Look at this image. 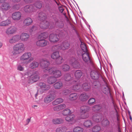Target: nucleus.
Wrapping results in <instances>:
<instances>
[{
  "mask_svg": "<svg viewBox=\"0 0 132 132\" xmlns=\"http://www.w3.org/2000/svg\"><path fill=\"white\" fill-rule=\"evenodd\" d=\"M6 0H0V3H4Z\"/></svg>",
  "mask_w": 132,
  "mask_h": 132,
  "instance_id": "64",
  "label": "nucleus"
},
{
  "mask_svg": "<svg viewBox=\"0 0 132 132\" xmlns=\"http://www.w3.org/2000/svg\"><path fill=\"white\" fill-rule=\"evenodd\" d=\"M95 102V99L94 98H91L89 99L88 101L89 105H91L94 104Z\"/></svg>",
  "mask_w": 132,
  "mask_h": 132,
  "instance_id": "47",
  "label": "nucleus"
},
{
  "mask_svg": "<svg viewBox=\"0 0 132 132\" xmlns=\"http://www.w3.org/2000/svg\"><path fill=\"white\" fill-rule=\"evenodd\" d=\"M40 64L41 67L44 70V72L48 73L50 75H53L56 78H59L61 76V72L59 70H56L54 67L48 68L49 65V61L46 59L41 60Z\"/></svg>",
  "mask_w": 132,
  "mask_h": 132,
  "instance_id": "1",
  "label": "nucleus"
},
{
  "mask_svg": "<svg viewBox=\"0 0 132 132\" xmlns=\"http://www.w3.org/2000/svg\"><path fill=\"white\" fill-rule=\"evenodd\" d=\"M31 117L30 119H27L26 120V121L27 122V123L26 124V125H28L29 122L30 121V119L31 118Z\"/></svg>",
  "mask_w": 132,
  "mask_h": 132,
  "instance_id": "63",
  "label": "nucleus"
},
{
  "mask_svg": "<svg viewBox=\"0 0 132 132\" xmlns=\"http://www.w3.org/2000/svg\"><path fill=\"white\" fill-rule=\"evenodd\" d=\"M101 130L100 126L98 125H96L93 126L92 128V131L93 132H99Z\"/></svg>",
  "mask_w": 132,
  "mask_h": 132,
  "instance_id": "37",
  "label": "nucleus"
},
{
  "mask_svg": "<svg viewBox=\"0 0 132 132\" xmlns=\"http://www.w3.org/2000/svg\"><path fill=\"white\" fill-rule=\"evenodd\" d=\"M64 79L66 81H69L71 79L72 77L70 74H67L65 75Z\"/></svg>",
  "mask_w": 132,
  "mask_h": 132,
  "instance_id": "48",
  "label": "nucleus"
},
{
  "mask_svg": "<svg viewBox=\"0 0 132 132\" xmlns=\"http://www.w3.org/2000/svg\"><path fill=\"white\" fill-rule=\"evenodd\" d=\"M49 26V23L45 20H43L41 21L40 23V26L41 28L43 29H46L48 28Z\"/></svg>",
  "mask_w": 132,
  "mask_h": 132,
  "instance_id": "20",
  "label": "nucleus"
},
{
  "mask_svg": "<svg viewBox=\"0 0 132 132\" xmlns=\"http://www.w3.org/2000/svg\"><path fill=\"white\" fill-rule=\"evenodd\" d=\"M89 98V96L85 93H81L79 96V100L82 102H85L87 101Z\"/></svg>",
  "mask_w": 132,
  "mask_h": 132,
  "instance_id": "15",
  "label": "nucleus"
},
{
  "mask_svg": "<svg viewBox=\"0 0 132 132\" xmlns=\"http://www.w3.org/2000/svg\"><path fill=\"white\" fill-rule=\"evenodd\" d=\"M35 28V27L34 26H32V28L30 29V32H32L34 30V29Z\"/></svg>",
  "mask_w": 132,
  "mask_h": 132,
  "instance_id": "62",
  "label": "nucleus"
},
{
  "mask_svg": "<svg viewBox=\"0 0 132 132\" xmlns=\"http://www.w3.org/2000/svg\"><path fill=\"white\" fill-rule=\"evenodd\" d=\"M60 128L62 132H65L67 130L66 128L65 127H61Z\"/></svg>",
  "mask_w": 132,
  "mask_h": 132,
  "instance_id": "57",
  "label": "nucleus"
},
{
  "mask_svg": "<svg viewBox=\"0 0 132 132\" xmlns=\"http://www.w3.org/2000/svg\"><path fill=\"white\" fill-rule=\"evenodd\" d=\"M91 76L92 79H97L99 77V75L97 72L92 71L91 72Z\"/></svg>",
  "mask_w": 132,
  "mask_h": 132,
  "instance_id": "25",
  "label": "nucleus"
},
{
  "mask_svg": "<svg viewBox=\"0 0 132 132\" xmlns=\"http://www.w3.org/2000/svg\"><path fill=\"white\" fill-rule=\"evenodd\" d=\"M38 85L40 88L42 90H45L48 89L50 88V86L46 84L43 82H40L39 83Z\"/></svg>",
  "mask_w": 132,
  "mask_h": 132,
  "instance_id": "16",
  "label": "nucleus"
},
{
  "mask_svg": "<svg viewBox=\"0 0 132 132\" xmlns=\"http://www.w3.org/2000/svg\"><path fill=\"white\" fill-rule=\"evenodd\" d=\"M24 45L22 43L16 44L13 47V51L11 52L12 54L16 55L21 53L24 50Z\"/></svg>",
  "mask_w": 132,
  "mask_h": 132,
  "instance_id": "2",
  "label": "nucleus"
},
{
  "mask_svg": "<svg viewBox=\"0 0 132 132\" xmlns=\"http://www.w3.org/2000/svg\"><path fill=\"white\" fill-rule=\"evenodd\" d=\"M90 110V107L87 105H84L81 107L80 110V113H86Z\"/></svg>",
  "mask_w": 132,
  "mask_h": 132,
  "instance_id": "17",
  "label": "nucleus"
},
{
  "mask_svg": "<svg viewBox=\"0 0 132 132\" xmlns=\"http://www.w3.org/2000/svg\"><path fill=\"white\" fill-rule=\"evenodd\" d=\"M24 2L27 3H30L31 2V0H24Z\"/></svg>",
  "mask_w": 132,
  "mask_h": 132,
  "instance_id": "60",
  "label": "nucleus"
},
{
  "mask_svg": "<svg viewBox=\"0 0 132 132\" xmlns=\"http://www.w3.org/2000/svg\"><path fill=\"white\" fill-rule=\"evenodd\" d=\"M63 101V99L60 98H57L52 102V104L53 105H55L61 103Z\"/></svg>",
  "mask_w": 132,
  "mask_h": 132,
  "instance_id": "34",
  "label": "nucleus"
},
{
  "mask_svg": "<svg viewBox=\"0 0 132 132\" xmlns=\"http://www.w3.org/2000/svg\"><path fill=\"white\" fill-rule=\"evenodd\" d=\"M78 97V95L77 93H74L71 94L69 95V99L71 101L76 100Z\"/></svg>",
  "mask_w": 132,
  "mask_h": 132,
  "instance_id": "30",
  "label": "nucleus"
},
{
  "mask_svg": "<svg viewBox=\"0 0 132 132\" xmlns=\"http://www.w3.org/2000/svg\"><path fill=\"white\" fill-rule=\"evenodd\" d=\"M81 113V118L82 119H84L87 118L88 117V114L86 113Z\"/></svg>",
  "mask_w": 132,
  "mask_h": 132,
  "instance_id": "51",
  "label": "nucleus"
},
{
  "mask_svg": "<svg viewBox=\"0 0 132 132\" xmlns=\"http://www.w3.org/2000/svg\"><path fill=\"white\" fill-rule=\"evenodd\" d=\"M59 24H58V26L59 28H62L63 26V24L61 22H60Z\"/></svg>",
  "mask_w": 132,
  "mask_h": 132,
  "instance_id": "56",
  "label": "nucleus"
},
{
  "mask_svg": "<svg viewBox=\"0 0 132 132\" xmlns=\"http://www.w3.org/2000/svg\"><path fill=\"white\" fill-rule=\"evenodd\" d=\"M101 106L99 105H95L92 107V110L95 111L96 112L99 110L101 109Z\"/></svg>",
  "mask_w": 132,
  "mask_h": 132,
  "instance_id": "42",
  "label": "nucleus"
},
{
  "mask_svg": "<svg viewBox=\"0 0 132 132\" xmlns=\"http://www.w3.org/2000/svg\"><path fill=\"white\" fill-rule=\"evenodd\" d=\"M102 124L104 127H105L109 124V122L108 120H106L103 122Z\"/></svg>",
  "mask_w": 132,
  "mask_h": 132,
  "instance_id": "53",
  "label": "nucleus"
},
{
  "mask_svg": "<svg viewBox=\"0 0 132 132\" xmlns=\"http://www.w3.org/2000/svg\"><path fill=\"white\" fill-rule=\"evenodd\" d=\"M93 125L92 121L90 120H85L84 122L83 125L85 127L89 128L92 127Z\"/></svg>",
  "mask_w": 132,
  "mask_h": 132,
  "instance_id": "23",
  "label": "nucleus"
},
{
  "mask_svg": "<svg viewBox=\"0 0 132 132\" xmlns=\"http://www.w3.org/2000/svg\"><path fill=\"white\" fill-rule=\"evenodd\" d=\"M57 81V79L53 76H50L48 78L47 82L50 84H52Z\"/></svg>",
  "mask_w": 132,
  "mask_h": 132,
  "instance_id": "29",
  "label": "nucleus"
},
{
  "mask_svg": "<svg viewBox=\"0 0 132 132\" xmlns=\"http://www.w3.org/2000/svg\"><path fill=\"white\" fill-rule=\"evenodd\" d=\"M32 22V21L31 18H28L24 20L23 21V23L25 25L28 26L31 24Z\"/></svg>",
  "mask_w": 132,
  "mask_h": 132,
  "instance_id": "33",
  "label": "nucleus"
},
{
  "mask_svg": "<svg viewBox=\"0 0 132 132\" xmlns=\"http://www.w3.org/2000/svg\"><path fill=\"white\" fill-rule=\"evenodd\" d=\"M48 35V33L44 32L40 34L38 36V39H44L47 38Z\"/></svg>",
  "mask_w": 132,
  "mask_h": 132,
  "instance_id": "28",
  "label": "nucleus"
},
{
  "mask_svg": "<svg viewBox=\"0 0 132 132\" xmlns=\"http://www.w3.org/2000/svg\"><path fill=\"white\" fill-rule=\"evenodd\" d=\"M66 107L65 104H61L55 106L53 107V110L55 111H59L61 110Z\"/></svg>",
  "mask_w": 132,
  "mask_h": 132,
  "instance_id": "21",
  "label": "nucleus"
},
{
  "mask_svg": "<svg viewBox=\"0 0 132 132\" xmlns=\"http://www.w3.org/2000/svg\"><path fill=\"white\" fill-rule=\"evenodd\" d=\"M82 58L83 61L85 62H87L89 61H90V59L88 52L83 53L82 55Z\"/></svg>",
  "mask_w": 132,
  "mask_h": 132,
  "instance_id": "13",
  "label": "nucleus"
},
{
  "mask_svg": "<svg viewBox=\"0 0 132 132\" xmlns=\"http://www.w3.org/2000/svg\"><path fill=\"white\" fill-rule=\"evenodd\" d=\"M29 35L25 33H23L20 35H19L20 40V39L23 41L26 42L27 41L29 38Z\"/></svg>",
  "mask_w": 132,
  "mask_h": 132,
  "instance_id": "12",
  "label": "nucleus"
},
{
  "mask_svg": "<svg viewBox=\"0 0 132 132\" xmlns=\"http://www.w3.org/2000/svg\"><path fill=\"white\" fill-rule=\"evenodd\" d=\"M34 5L37 9H39L42 8V4L41 2L38 1L36 2L34 4Z\"/></svg>",
  "mask_w": 132,
  "mask_h": 132,
  "instance_id": "40",
  "label": "nucleus"
},
{
  "mask_svg": "<svg viewBox=\"0 0 132 132\" xmlns=\"http://www.w3.org/2000/svg\"><path fill=\"white\" fill-rule=\"evenodd\" d=\"M73 132H83V129L80 127L77 126L73 129Z\"/></svg>",
  "mask_w": 132,
  "mask_h": 132,
  "instance_id": "43",
  "label": "nucleus"
},
{
  "mask_svg": "<svg viewBox=\"0 0 132 132\" xmlns=\"http://www.w3.org/2000/svg\"><path fill=\"white\" fill-rule=\"evenodd\" d=\"M82 87L85 91H88L90 89V85L88 83H85L83 84Z\"/></svg>",
  "mask_w": 132,
  "mask_h": 132,
  "instance_id": "35",
  "label": "nucleus"
},
{
  "mask_svg": "<svg viewBox=\"0 0 132 132\" xmlns=\"http://www.w3.org/2000/svg\"><path fill=\"white\" fill-rule=\"evenodd\" d=\"M62 93L64 95H68L69 93V91L68 90H64L63 92Z\"/></svg>",
  "mask_w": 132,
  "mask_h": 132,
  "instance_id": "55",
  "label": "nucleus"
},
{
  "mask_svg": "<svg viewBox=\"0 0 132 132\" xmlns=\"http://www.w3.org/2000/svg\"><path fill=\"white\" fill-rule=\"evenodd\" d=\"M82 75V73L81 71L80 70L76 71L74 74V77L75 79L78 80L80 79Z\"/></svg>",
  "mask_w": 132,
  "mask_h": 132,
  "instance_id": "26",
  "label": "nucleus"
},
{
  "mask_svg": "<svg viewBox=\"0 0 132 132\" xmlns=\"http://www.w3.org/2000/svg\"><path fill=\"white\" fill-rule=\"evenodd\" d=\"M51 57L53 59H57L60 56L58 52H54L51 54Z\"/></svg>",
  "mask_w": 132,
  "mask_h": 132,
  "instance_id": "36",
  "label": "nucleus"
},
{
  "mask_svg": "<svg viewBox=\"0 0 132 132\" xmlns=\"http://www.w3.org/2000/svg\"><path fill=\"white\" fill-rule=\"evenodd\" d=\"M11 8L10 5L7 2L3 3L1 5V8L4 11H6L9 10Z\"/></svg>",
  "mask_w": 132,
  "mask_h": 132,
  "instance_id": "24",
  "label": "nucleus"
},
{
  "mask_svg": "<svg viewBox=\"0 0 132 132\" xmlns=\"http://www.w3.org/2000/svg\"><path fill=\"white\" fill-rule=\"evenodd\" d=\"M31 54L30 52H25L20 56V59L24 63L27 64L33 60V58L31 57Z\"/></svg>",
  "mask_w": 132,
  "mask_h": 132,
  "instance_id": "3",
  "label": "nucleus"
},
{
  "mask_svg": "<svg viewBox=\"0 0 132 132\" xmlns=\"http://www.w3.org/2000/svg\"><path fill=\"white\" fill-rule=\"evenodd\" d=\"M39 79V77L38 75L35 74L32 75L30 77L29 83H32L37 81Z\"/></svg>",
  "mask_w": 132,
  "mask_h": 132,
  "instance_id": "18",
  "label": "nucleus"
},
{
  "mask_svg": "<svg viewBox=\"0 0 132 132\" xmlns=\"http://www.w3.org/2000/svg\"><path fill=\"white\" fill-rule=\"evenodd\" d=\"M21 6V5L19 4H15L13 6V8L16 10H18Z\"/></svg>",
  "mask_w": 132,
  "mask_h": 132,
  "instance_id": "52",
  "label": "nucleus"
},
{
  "mask_svg": "<svg viewBox=\"0 0 132 132\" xmlns=\"http://www.w3.org/2000/svg\"><path fill=\"white\" fill-rule=\"evenodd\" d=\"M19 35H16L12 36L9 40V42L11 44H13L20 41Z\"/></svg>",
  "mask_w": 132,
  "mask_h": 132,
  "instance_id": "8",
  "label": "nucleus"
},
{
  "mask_svg": "<svg viewBox=\"0 0 132 132\" xmlns=\"http://www.w3.org/2000/svg\"><path fill=\"white\" fill-rule=\"evenodd\" d=\"M59 9L60 12L61 13L63 11H64V9L63 7L61 6H59Z\"/></svg>",
  "mask_w": 132,
  "mask_h": 132,
  "instance_id": "58",
  "label": "nucleus"
},
{
  "mask_svg": "<svg viewBox=\"0 0 132 132\" xmlns=\"http://www.w3.org/2000/svg\"><path fill=\"white\" fill-rule=\"evenodd\" d=\"M81 47L82 50L84 52H88L86 46L85 44L82 42H81Z\"/></svg>",
  "mask_w": 132,
  "mask_h": 132,
  "instance_id": "45",
  "label": "nucleus"
},
{
  "mask_svg": "<svg viewBox=\"0 0 132 132\" xmlns=\"http://www.w3.org/2000/svg\"><path fill=\"white\" fill-rule=\"evenodd\" d=\"M71 63L73 67L75 68H79L80 67L79 63L74 58H72L71 60Z\"/></svg>",
  "mask_w": 132,
  "mask_h": 132,
  "instance_id": "14",
  "label": "nucleus"
},
{
  "mask_svg": "<svg viewBox=\"0 0 132 132\" xmlns=\"http://www.w3.org/2000/svg\"><path fill=\"white\" fill-rule=\"evenodd\" d=\"M39 63L36 61H33L30 63V67L31 69H33L37 68Z\"/></svg>",
  "mask_w": 132,
  "mask_h": 132,
  "instance_id": "32",
  "label": "nucleus"
},
{
  "mask_svg": "<svg viewBox=\"0 0 132 132\" xmlns=\"http://www.w3.org/2000/svg\"><path fill=\"white\" fill-rule=\"evenodd\" d=\"M23 11L27 13H32L35 11V9L33 5H28L25 6L23 8Z\"/></svg>",
  "mask_w": 132,
  "mask_h": 132,
  "instance_id": "5",
  "label": "nucleus"
},
{
  "mask_svg": "<svg viewBox=\"0 0 132 132\" xmlns=\"http://www.w3.org/2000/svg\"><path fill=\"white\" fill-rule=\"evenodd\" d=\"M53 123L55 124H59L63 122V120L61 118H55L52 120Z\"/></svg>",
  "mask_w": 132,
  "mask_h": 132,
  "instance_id": "31",
  "label": "nucleus"
},
{
  "mask_svg": "<svg viewBox=\"0 0 132 132\" xmlns=\"http://www.w3.org/2000/svg\"><path fill=\"white\" fill-rule=\"evenodd\" d=\"M54 97L52 94H50L47 96L44 99V102L46 103L47 104L52 101L54 99Z\"/></svg>",
  "mask_w": 132,
  "mask_h": 132,
  "instance_id": "19",
  "label": "nucleus"
},
{
  "mask_svg": "<svg viewBox=\"0 0 132 132\" xmlns=\"http://www.w3.org/2000/svg\"><path fill=\"white\" fill-rule=\"evenodd\" d=\"M77 54L78 56L82 55L83 54L82 53L81 51H77Z\"/></svg>",
  "mask_w": 132,
  "mask_h": 132,
  "instance_id": "59",
  "label": "nucleus"
},
{
  "mask_svg": "<svg viewBox=\"0 0 132 132\" xmlns=\"http://www.w3.org/2000/svg\"><path fill=\"white\" fill-rule=\"evenodd\" d=\"M49 40L51 42L55 43L58 41L59 39L56 34H52L50 35Z\"/></svg>",
  "mask_w": 132,
  "mask_h": 132,
  "instance_id": "11",
  "label": "nucleus"
},
{
  "mask_svg": "<svg viewBox=\"0 0 132 132\" xmlns=\"http://www.w3.org/2000/svg\"><path fill=\"white\" fill-rule=\"evenodd\" d=\"M103 92L105 94H106L107 93H110V90L109 88L107 86H106V87H104L103 90Z\"/></svg>",
  "mask_w": 132,
  "mask_h": 132,
  "instance_id": "50",
  "label": "nucleus"
},
{
  "mask_svg": "<svg viewBox=\"0 0 132 132\" xmlns=\"http://www.w3.org/2000/svg\"><path fill=\"white\" fill-rule=\"evenodd\" d=\"M24 69V68L20 65H19L17 67V70L20 71H23Z\"/></svg>",
  "mask_w": 132,
  "mask_h": 132,
  "instance_id": "54",
  "label": "nucleus"
},
{
  "mask_svg": "<svg viewBox=\"0 0 132 132\" xmlns=\"http://www.w3.org/2000/svg\"><path fill=\"white\" fill-rule=\"evenodd\" d=\"M102 119V117L101 115L97 114L94 115L93 117V119L95 122H100Z\"/></svg>",
  "mask_w": 132,
  "mask_h": 132,
  "instance_id": "22",
  "label": "nucleus"
},
{
  "mask_svg": "<svg viewBox=\"0 0 132 132\" xmlns=\"http://www.w3.org/2000/svg\"><path fill=\"white\" fill-rule=\"evenodd\" d=\"M56 132H62L60 127L57 129Z\"/></svg>",
  "mask_w": 132,
  "mask_h": 132,
  "instance_id": "61",
  "label": "nucleus"
},
{
  "mask_svg": "<svg viewBox=\"0 0 132 132\" xmlns=\"http://www.w3.org/2000/svg\"><path fill=\"white\" fill-rule=\"evenodd\" d=\"M38 18L41 21L45 20L46 16L45 14L42 12L39 13L38 15Z\"/></svg>",
  "mask_w": 132,
  "mask_h": 132,
  "instance_id": "39",
  "label": "nucleus"
},
{
  "mask_svg": "<svg viewBox=\"0 0 132 132\" xmlns=\"http://www.w3.org/2000/svg\"><path fill=\"white\" fill-rule=\"evenodd\" d=\"M80 86L79 84H76V85L73 86L72 89L74 90L77 91L80 89Z\"/></svg>",
  "mask_w": 132,
  "mask_h": 132,
  "instance_id": "46",
  "label": "nucleus"
},
{
  "mask_svg": "<svg viewBox=\"0 0 132 132\" xmlns=\"http://www.w3.org/2000/svg\"><path fill=\"white\" fill-rule=\"evenodd\" d=\"M17 31L16 28L14 26H11L8 28L6 31V33L8 35L15 33Z\"/></svg>",
  "mask_w": 132,
  "mask_h": 132,
  "instance_id": "10",
  "label": "nucleus"
},
{
  "mask_svg": "<svg viewBox=\"0 0 132 132\" xmlns=\"http://www.w3.org/2000/svg\"><path fill=\"white\" fill-rule=\"evenodd\" d=\"M21 14L19 12L16 11L13 13L12 14V19L15 20H19L21 18Z\"/></svg>",
  "mask_w": 132,
  "mask_h": 132,
  "instance_id": "9",
  "label": "nucleus"
},
{
  "mask_svg": "<svg viewBox=\"0 0 132 132\" xmlns=\"http://www.w3.org/2000/svg\"><path fill=\"white\" fill-rule=\"evenodd\" d=\"M70 69V66L67 64L63 65L62 67V69L64 71H68Z\"/></svg>",
  "mask_w": 132,
  "mask_h": 132,
  "instance_id": "44",
  "label": "nucleus"
},
{
  "mask_svg": "<svg viewBox=\"0 0 132 132\" xmlns=\"http://www.w3.org/2000/svg\"><path fill=\"white\" fill-rule=\"evenodd\" d=\"M63 83L61 81H59L55 83L53 85L54 88L56 89H59L63 86Z\"/></svg>",
  "mask_w": 132,
  "mask_h": 132,
  "instance_id": "27",
  "label": "nucleus"
},
{
  "mask_svg": "<svg viewBox=\"0 0 132 132\" xmlns=\"http://www.w3.org/2000/svg\"><path fill=\"white\" fill-rule=\"evenodd\" d=\"M71 113V111L70 109L66 108L62 111L63 115L66 116Z\"/></svg>",
  "mask_w": 132,
  "mask_h": 132,
  "instance_id": "41",
  "label": "nucleus"
},
{
  "mask_svg": "<svg viewBox=\"0 0 132 132\" xmlns=\"http://www.w3.org/2000/svg\"><path fill=\"white\" fill-rule=\"evenodd\" d=\"M65 120L70 124H73L76 122L75 116L73 115H71L66 117Z\"/></svg>",
  "mask_w": 132,
  "mask_h": 132,
  "instance_id": "7",
  "label": "nucleus"
},
{
  "mask_svg": "<svg viewBox=\"0 0 132 132\" xmlns=\"http://www.w3.org/2000/svg\"><path fill=\"white\" fill-rule=\"evenodd\" d=\"M11 23V21L9 20L2 21L0 22V26H6L9 25Z\"/></svg>",
  "mask_w": 132,
  "mask_h": 132,
  "instance_id": "38",
  "label": "nucleus"
},
{
  "mask_svg": "<svg viewBox=\"0 0 132 132\" xmlns=\"http://www.w3.org/2000/svg\"><path fill=\"white\" fill-rule=\"evenodd\" d=\"M70 44L67 41L63 42L60 44H59L52 47V49L54 51L59 50H65L69 48Z\"/></svg>",
  "mask_w": 132,
  "mask_h": 132,
  "instance_id": "4",
  "label": "nucleus"
},
{
  "mask_svg": "<svg viewBox=\"0 0 132 132\" xmlns=\"http://www.w3.org/2000/svg\"><path fill=\"white\" fill-rule=\"evenodd\" d=\"M56 60V63L57 64H61L63 61V59L62 57L60 56Z\"/></svg>",
  "mask_w": 132,
  "mask_h": 132,
  "instance_id": "49",
  "label": "nucleus"
},
{
  "mask_svg": "<svg viewBox=\"0 0 132 132\" xmlns=\"http://www.w3.org/2000/svg\"><path fill=\"white\" fill-rule=\"evenodd\" d=\"M48 43V42L47 41L42 39H38V40L36 43L37 46L42 47L46 46Z\"/></svg>",
  "mask_w": 132,
  "mask_h": 132,
  "instance_id": "6",
  "label": "nucleus"
}]
</instances>
